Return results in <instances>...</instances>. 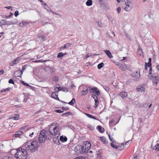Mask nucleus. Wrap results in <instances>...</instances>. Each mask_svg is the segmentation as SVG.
<instances>
[{"label": "nucleus", "mask_w": 159, "mask_h": 159, "mask_svg": "<svg viewBox=\"0 0 159 159\" xmlns=\"http://www.w3.org/2000/svg\"><path fill=\"white\" fill-rule=\"evenodd\" d=\"M83 148H84V147H82V145H77L75 147L74 151L78 154H80L81 153H85V151H84Z\"/></svg>", "instance_id": "4"}, {"label": "nucleus", "mask_w": 159, "mask_h": 159, "mask_svg": "<svg viewBox=\"0 0 159 159\" xmlns=\"http://www.w3.org/2000/svg\"><path fill=\"white\" fill-rule=\"evenodd\" d=\"M137 89L138 91L144 92L145 89L141 85H139L137 87Z\"/></svg>", "instance_id": "16"}, {"label": "nucleus", "mask_w": 159, "mask_h": 159, "mask_svg": "<svg viewBox=\"0 0 159 159\" xmlns=\"http://www.w3.org/2000/svg\"><path fill=\"white\" fill-rule=\"evenodd\" d=\"M57 125H58L57 123H53L48 126L47 131L44 130H41L39 135V142L43 143L46 140H50L53 136H56L57 135L58 136L60 135V133L58 130L59 128Z\"/></svg>", "instance_id": "1"}, {"label": "nucleus", "mask_w": 159, "mask_h": 159, "mask_svg": "<svg viewBox=\"0 0 159 159\" xmlns=\"http://www.w3.org/2000/svg\"><path fill=\"white\" fill-rule=\"evenodd\" d=\"M57 57V58H61L62 57H63L62 52H61L58 53Z\"/></svg>", "instance_id": "34"}, {"label": "nucleus", "mask_w": 159, "mask_h": 159, "mask_svg": "<svg viewBox=\"0 0 159 159\" xmlns=\"http://www.w3.org/2000/svg\"><path fill=\"white\" fill-rule=\"evenodd\" d=\"M23 71L22 70H18L16 71L14 73V74L16 76L21 78L22 75L23 74Z\"/></svg>", "instance_id": "9"}, {"label": "nucleus", "mask_w": 159, "mask_h": 159, "mask_svg": "<svg viewBox=\"0 0 159 159\" xmlns=\"http://www.w3.org/2000/svg\"><path fill=\"white\" fill-rule=\"evenodd\" d=\"M83 145L84 146H85V152H87L90 149L91 147V144L88 141H85L84 142Z\"/></svg>", "instance_id": "5"}, {"label": "nucleus", "mask_w": 159, "mask_h": 159, "mask_svg": "<svg viewBox=\"0 0 159 159\" xmlns=\"http://www.w3.org/2000/svg\"><path fill=\"white\" fill-rule=\"evenodd\" d=\"M20 82L22 84H23L24 85H25V84L26 83H25V82L22 80H20Z\"/></svg>", "instance_id": "61"}, {"label": "nucleus", "mask_w": 159, "mask_h": 159, "mask_svg": "<svg viewBox=\"0 0 159 159\" xmlns=\"http://www.w3.org/2000/svg\"><path fill=\"white\" fill-rule=\"evenodd\" d=\"M156 75H158L157 73H153V74H152L151 75H148V76L150 79L152 80L155 78V76Z\"/></svg>", "instance_id": "21"}, {"label": "nucleus", "mask_w": 159, "mask_h": 159, "mask_svg": "<svg viewBox=\"0 0 159 159\" xmlns=\"http://www.w3.org/2000/svg\"><path fill=\"white\" fill-rule=\"evenodd\" d=\"M151 61H152V59L151 58H149L148 59V62L147 64H148V67H150L152 66V64H151Z\"/></svg>", "instance_id": "32"}, {"label": "nucleus", "mask_w": 159, "mask_h": 159, "mask_svg": "<svg viewBox=\"0 0 159 159\" xmlns=\"http://www.w3.org/2000/svg\"><path fill=\"white\" fill-rule=\"evenodd\" d=\"M148 64L146 62H145L144 67V69L145 70H148L147 66H148Z\"/></svg>", "instance_id": "50"}, {"label": "nucleus", "mask_w": 159, "mask_h": 159, "mask_svg": "<svg viewBox=\"0 0 159 159\" xmlns=\"http://www.w3.org/2000/svg\"><path fill=\"white\" fill-rule=\"evenodd\" d=\"M98 89L97 87H94L93 88H92L90 90V93H94L96 92V91Z\"/></svg>", "instance_id": "25"}, {"label": "nucleus", "mask_w": 159, "mask_h": 159, "mask_svg": "<svg viewBox=\"0 0 159 159\" xmlns=\"http://www.w3.org/2000/svg\"><path fill=\"white\" fill-rule=\"evenodd\" d=\"M18 117H19V116H18L17 117H16V116L13 117V118L14 120H17L18 119Z\"/></svg>", "instance_id": "64"}, {"label": "nucleus", "mask_w": 159, "mask_h": 159, "mask_svg": "<svg viewBox=\"0 0 159 159\" xmlns=\"http://www.w3.org/2000/svg\"><path fill=\"white\" fill-rule=\"evenodd\" d=\"M129 4L126 3L125 4V6H124V9L127 11H129L131 9V7L129 5Z\"/></svg>", "instance_id": "15"}, {"label": "nucleus", "mask_w": 159, "mask_h": 159, "mask_svg": "<svg viewBox=\"0 0 159 159\" xmlns=\"http://www.w3.org/2000/svg\"><path fill=\"white\" fill-rule=\"evenodd\" d=\"M74 159H88L87 158L84 157H78Z\"/></svg>", "instance_id": "39"}, {"label": "nucleus", "mask_w": 159, "mask_h": 159, "mask_svg": "<svg viewBox=\"0 0 159 159\" xmlns=\"http://www.w3.org/2000/svg\"><path fill=\"white\" fill-rule=\"evenodd\" d=\"M26 65H24V66L22 67V70H25V69H26Z\"/></svg>", "instance_id": "60"}, {"label": "nucleus", "mask_w": 159, "mask_h": 159, "mask_svg": "<svg viewBox=\"0 0 159 159\" xmlns=\"http://www.w3.org/2000/svg\"><path fill=\"white\" fill-rule=\"evenodd\" d=\"M98 138L105 145H106L108 143V142L106 140L105 137L104 136L99 137Z\"/></svg>", "instance_id": "10"}, {"label": "nucleus", "mask_w": 159, "mask_h": 159, "mask_svg": "<svg viewBox=\"0 0 159 159\" xmlns=\"http://www.w3.org/2000/svg\"><path fill=\"white\" fill-rule=\"evenodd\" d=\"M121 8L120 7H118L117 9V11L118 13L119 14L120 12Z\"/></svg>", "instance_id": "42"}, {"label": "nucleus", "mask_w": 159, "mask_h": 159, "mask_svg": "<svg viewBox=\"0 0 159 159\" xmlns=\"http://www.w3.org/2000/svg\"><path fill=\"white\" fill-rule=\"evenodd\" d=\"M92 0H88L86 3V4L87 6H90L92 5Z\"/></svg>", "instance_id": "26"}, {"label": "nucleus", "mask_w": 159, "mask_h": 159, "mask_svg": "<svg viewBox=\"0 0 159 159\" xmlns=\"http://www.w3.org/2000/svg\"><path fill=\"white\" fill-rule=\"evenodd\" d=\"M34 128H30L27 129L26 130V134L29 135V136L32 137L34 133Z\"/></svg>", "instance_id": "6"}, {"label": "nucleus", "mask_w": 159, "mask_h": 159, "mask_svg": "<svg viewBox=\"0 0 159 159\" xmlns=\"http://www.w3.org/2000/svg\"><path fill=\"white\" fill-rule=\"evenodd\" d=\"M98 130L100 131L101 133H103L104 131V129L102 128L101 126L98 125Z\"/></svg>", "instance_id": "23"}, {"label": "nucleus", "mask_w": 159, "mask_h": 159, "mask_svg": "<svg viewBox=\"0 0 159 159\" xmlns=\"http://www.w3.org/2000/svg\"><path fill=\"white\" fill-rule=\"evenodd\" d=\"M52 80L53 81L57 82L58 80V78L57 77H54L53 78Z\"/></svg>", "instance_id": "43"}, {"label": "nucleus", "mask_w": 159, "mask_h": 159, "mask_svg": "<svg viewBox=\"0 0 159 159\" xmlns=\"http://www.w3.org/2000/svg\"><path fill=\"white\" fill-rule=\"evenodd\" d=\"M152 80L153 83L157 85L159 81L158 75H156V76H155V78H153Z\"/></svg>", "instance_id": "14"}, {"label": "nucleus", "mask_w": 159, "mask_h": 159, "mask_svg": "<svg viewBox=\"0 0 159 159\" xmlns=\"http://www.w3.org/2000/svg\"><path fill=\"white\" fill-rule=\"evenodd\" d=\"M54 136V137L53 138V141L55 143L57 144L58 143H59V140L58 139V138L59 135L58 136L57 135H56V136Z\"/></svg>", "instance_id": "20"}, {"label": "nucleus", "mask_w": 159, "mask_h": 159, "mask_svg": "<svg viewBox=\"0 0 159 159\" xmlns=\"http://www.w3.org/2000/svg\"><path fill=\"white\" fill-rule=\"evenodd\" d=\"M155 150L157 151L159 150V143H157L155 146Z\"/></svg>", "instance_id": "36"}, {"label": "nucleus", "mask_w": 159, "mask_h": 159, "mask_svg": "<svg viewBox=\"0 0 159 159\" xmlns=\"http://www.w3.org/2000/svg\"><path fill=\"white\" fill-rule=\"evenodd\" d=\"M19 25L21 27H22L24 26L23 24V23L22 22L21 23H19Z\"/></svg>", "instance_id": "58"}, {"label": "nucleus", "mask_w": 159, "mask_h": 159, "mask_svg": "<svg viewBox=\"0 0 159 159\" xmlns=\"http://www.w3.org/2000/svg\"><path fill=\"white\" fill-rule=\"evenodd\" d=\"M142 121V119L141 118H139L138 119V121L139 123H141Z\"/></svg>", "instance_id": "52"}, {"label": "nucleus", "mask_w": 159, "mask_h": 159, "mask_svg": "<svg viewBox=\"0 0 159 159\" xmlns=\"http://www.w3.org/2000/svg\"><path fill=\"white\" fill-rule=\"evenodd\" d=\"M46 61H44L42 60H36L34 61L35 62H45Z\"/></svg>", "instance_id": "46"}, {"label": "nucleus", "mask_w": 159, "mask_h": 159, "mask_svg": "<svg viewBox=\"0 0 159 159\" xmlns=\"http://www.w3.org/2000/svg\"><path fill=\"white\" fill-rule=\"evenodd\" d=\"M150 68L149 69V75H151L152 73V67H150Z\"/></svg>", "instance_id": "47"}, {"label": "nucleus", "mask_w": 159, "mask_h": 159, "mask_svg": "<svg viewBox=\"0 0 159 159\" xmlns=\"http://www.w3.org/2000/svg\"><path fill=\"white\" fill-rule=\"evenodd\" d=\"M122 1L125 4H126V3L130 4L131 3V2L128 0H122Z\"/></svg>", "instance_id": "29"}, {"label": "nucleus", "mask_w": 159, "mask_h": 159, "mask_svg": "<svg viewBox=\"0 0 159 159\" xmlns=\"http://www.w3.org/2000/svg\"><path fill=\"white\" fill-rule=\"evenodd\" d=\"M40 2L42 4L43 6H44V4H46L42 0H41Z\"/></svg>", "instance_id": "57"}, {"label": "nucleus", "mask_w": 159, "mask_h": 159, "mask_svg": "<svg viewBox=\"0 0 159 159\" xmlns=\"http://www.w3.org/2000/svg\"><path fill=\"white\" fill-rule=\"evenodd\" d=\"M104 65V63L103 62H101L97 66L98 68V69H100Z\"/></svg>", "instance_id": "30"}, {"label": "nucleus", "mask_w": 159, "mask_h": 159, "mask_svg": "<svg viewBox=\"0 0 159 159\" xmlns=\"http://www.w3.org/2000/svg\"><path fill=\"white\" fill-rule=\"evenodd\" d=\"M43 7L47 11L51 13H53V11L47 4H44Z\"/></svg>", "instance_id": "12"}, {"label": "nucleus", "mask_w": 159, "mask_h": 159, "mask_svg": "<svg viewBox=\"0 0 159 159\" xmlns=\"http://www.w3.org/2000/svg\"><path fill=\"white\" fill-rule=\"evenodd\" d=\"M104 52L110 58H111L113 57V56L109 50H104Z\"/></svg>", "instance_id": "18"}, {"label": "nucleus", "mask_w": 159, "mask_h": 159, "mask_svg": "<svg viewBox=\"0 0 159 159\" xmlns=\"http://www.w3.org/2000/svg\"><path fill=\"white\" fill-rule=\"evenodd\" d=\"M72 114V113L70 112H67L66 113H65L62 114L61 116H68L71 115Z\"/></svg>", "instance_id": "28"}, {"label": "nucleus", "mask_w": 159, "mask_h": 159, "mask_svg": "<svg viewBox=\"0 0 159 159\" xmlns=\"http://www.w3.org/2000/svg\"><path fill=\"white\" fill-rule=\"evenodd\" d=\"M84 114H85L88 117L90 118H93V119L96 120V119L95 118V117L94 116H92V115H91L90 114H88V113H85Z\"/></svg>", "instance_id": "27"}, {"label": "nucleus", "mask_w": 159, "mask_h": 159, "mask_svg": "<svg viewBox=\"0 0 159 159\" xmlns=\"http://www.w3.org/2000/svg\"><path fill=\"white\" fill-rule=\"evenodd\" d=\"M22 22L23 23V24L24 26L28 24V22H27L23 21Z\"/></svg>", "instance_id": "54"}, {"label": "nucleus", "mask_w": 159, "mask_h": 159, "mask_svg": "<svg viewBox=\"0 0 159 159\" xmlns=\"http://www.w3.org/2000/svg\"><path fill=\"white\" fill-rule=\"evenodd\" d=\"M120 95L122 98H123L126 97L127 96V94L125 92H122L120 93Z\"/></svg>", "instance_id": "24"}, {"label": "nucleus", "mask_w": 159, "mask_h": 159, "mask_svg": "<svg viewBox=\"0 0 159 159\" xmlns=\"http://www.w3.org/2000/svg\"><path fill=\"white\" fill-rule=\"evenodd\" d=\"M85 94H85V93H84V92H83V91L81 92V96H83L84 95H85Z\"/></svg>", "instance_id": "56"}, {"label": "nucleus", "mask_w": 159, "mask_h": 159, "mask_svg": "<svg viewBox=\"0 0 159 159\" xmlns=\"http://www.w3.org/2000/svg\"><path fill=\"white\" fill-rule=\"evenodd\" d=\"M51 97L52 98H54L55 99L57 100L60 101H61V102L66 103L60 100L59 99L58 97V94H57V93L56 92H54L52 93L51 94Z\"/></svg>", "instance_id": "7"}, {"label": "nucleus", "mask_w": 159, "mask_h": 159, "mask_svg": "<svg viewBox=\"0 0 159 159\" xmlns=\"http://www.w3.org/2000/svg\"><path fill=\"white\" fill-rule=\"evenodd\" d=\"M95 93H96L97 96H99L100 94V92L98 89Z\"/></svg>", "instance_id": "49"}, {"label": "nucleus", "mask_w": 159, "mask_h": 159, "mask_svg": "<svg viewBox=\"0 0 159 159\" xmlns=\"http://www.w3.org/2000/svg\"><path fill=\"white\" fill-rule=\"evenodd\" d=\"M6 89H3L2 90L0 91V92L1 93H5L6 92Z\"/></svg>", "instance_id": "63"}, {"label": "nucleus", "mask_w": 159, "mask_h": 159, "mask_svg": "<svg viewBox=\"0 0 159 159\" xmlns=\"http://www.w3.org/2000/svg\"><path fill=\"white\" fill-rule=\"evenodd\" d=\"M88 91H89L88 89H86L85 90H83V92H84V93H85V94H86L88 93Z\"/></svg>", "instance_id": "55"}, {"label": "nucleus", "mask_w": 159, "mask_h": 159, "mask_svg": "<svg viewBox=\"0 0 159 159\" xmlns=\"http://www.w3.org/2000/svg\"><path fill=\"white\" fill-rule=\"evenodd\" d=\"M17 152L15 155V157L17 159H26L28 154L26 150L19 148L16 149Z\"/></svg>", "instance_id": "3"}, {"label": "nucleus", "mask_w": 159, "mask_h": 159, "mask_svg": "<svg viewBox=\"0 0 159 159\" xmlns=\"http://www.w3.org/2000/svg\"><path fill=\"white\" fill-rule=\"evenodd\" d=\"M19 14V12L18 11H15L14 13V15L16 17H17Z\"/></svg>", "instance_id": "48"}, {"label": "nucleus", "mask_w": 159, "mask_h": 159, "mask_svg": "<svg viewBox=\"0 0 159 159\" xmlns=\"http://www.w3.org/2000/svg\"><path fill=\"white\" fill-rule=\"evenodd\" d=\"M38 142L37 141H33L31 143L30 142H26L22 147L30 152H34L37 150L38 147Z\"/></svg>", "instance_id": "2"}, {"label": "nucleus", "mask_w": 159, "mask_h": 159, "mask_svg": "<svg viewBox=\"0 0 159 159\" xmlns=\"http://www.w3.org/2000/svg\"><path fill=\"white\" fill-rule=\"evenodd\" d=\"M92 56L91 54L88 53L84 57V58L85 59L87 58H88L90 56Z\"/></svg>", "instance_id": "41"}, {"label": "nucleus", "mask_w": 159, "mask_h": 159, "mask_svg": "<svg viewBox=\"0 0 159 159\" xmlns=\"http://www.w3.org/2000/svg\"><path fill=\"white\" fill-rule=\"evenodd\" d=\"M12 15H13V14L11 12H10L9 15L5 16V17L6 18H10Z\"/></svg>", "instance_id": "44"}, {"label": "nucleus", "mask_w": 159, "mask_h": 159, "mask_svg": "<svg viewBox=\"0 0 159 159\" xmlns=\"http://www.w3.org/2000/svg\"><path fill=\"white\" fill-rule=\"evenodd\" d=\"M108 137L111 141L112 143L115 142L116 141L114 140V139L113 138L111 137V136L110 134L108 135Z\"/></svg>", "instance_id": "37"}, {"label": "nucleus", "mask_w": 159, "mask_h": 159, "mask_svg": "<svg viewBox=\"0 0 159 159\" xmlns=\"http://www.w3.org/2000/svg\"><path fill=\"white\" fill-rule=\"evenodd\" d=\"M62 108L63 109V111H67L69 109V108L68 107H62Z\"/></svg>", "instance_id": "45"}, {"label": "nucleus", "mask_w": 159, "mask_h": 159, "mask_svg": "<svg viewBox=\"0 0 159 159\" xmlns=\"http://www.w3.org/2000/svg\"><path fill=\"white\" fill-rule=\"evenodd\" d=\"M4 72V70L2 69L0 70V75H2Z\"/></svg>", "instance_id": "59"}, {"label": "nucleus", "mask_w": 159, "mask_h": 159, "mask_svg": "<svg viewBox=\"0 0 159 159\" xmlns=\"http://www.w3.org/2000/svg\"><path fill=\"white\" fill-rule=\"evenodd\" d=\"M75 102V98H73L72 100L68 103V104L70 105H72L74 104Z\"/></svg>", "instance_id": "31"}, {"label": "nucleus", "mask_w": 159, "mask_h": 159, "mask_svg": "<svg viewBox=\"0 0 159 159\" xmlns=\"http://www.w3.org/2000/svg\"><path fill=\"white\" fill-rule=\"evenodd\" d=\"M14 23L12 21H7V22L5 23V25H10L11 24H14Z\"/></svg>", "instance_id": "35"}, {"label": "nucleus", "mask_w": 159, "mask_h": 159, "mask_svg": "<svg viewBox=\"0 0 159 159\" xmlns=\"http://www.w3.org/2000/svg\"><path fill=\"white\" fill-rule=\"evenodd\" d=\"M19 61V59L18 58H17L15 59L13 61V64H16Z\"/></svg>", "instance_id": "33"}, {"label": "nucleus", "mask_w": 159, "mask_h": 159, "mask_svg": "<svg viewBox=\"0 0 159 159\" xmlns=\"http://www.w3.org/2000/svg\"><path fill=\"white\" fill-rule=\"evenodd\" d=\"M67 140V138L66 137L63 136H60V140L62 142H66Z\"/></svg>", "instance_id": "22"}, {"label": "nucleus", "mask_w": 159, "mask_h": 159, "mask_svg": "<svg viewBox=\"0 0 159 159\" xmlns=\"http://www.w3.org/2000/svg\"><path fill=\"white\" fill-rule=\"evenodd\" d=\"M57 89H58V91H60L61 90V87H57V88H55L54 90L56 91Z\"/></svg>", "instance_id": "53"}, {"label": "nucleus", "mask_w": 159, "mask_h": 159, "mask_svg": "<svg viewBox=\"0 0 159 159\" xmlns=\"http://www.w3.org/2000/svg\"><path fill=\"white\" fill-rule=\"evenodd\" d=\"M71 45V44L70 43H66L65 45L63 47H61L59 48V50L60 51H61L63 50L66 49V48L70 47Z\"/></svg>", "instance_id": "13"}, {"label": "nucleus", "mask_w": 159, "mask_h": 159, "mask_svg": "<svg viewBox=\"0 0 159 159\" xmlns=\"http://www.w3.org/2000/svg\"><path fill=\"white\" fill-rule=\"evenodd\" d=\"M91 97L94 99L95 102L96 103V104L98 103V98L95 94H92Z\"/></svg>", "instance_id": "19"}, {"label": "nucleus", "mask_w": 159, "mask_h": 159, "mask_svg": "<svg viewBox=\"0 0 159 159\" xmlns=\"http://www.w3.org/2000/svg\"><path fill=\"white\" fill-rule=\"evenodd\" d=\"M124 143H122L121 146H117L113 144L112 143H111V146L113 148L116 149H119V150H122V146H123V147L124 146Z\"/></svg>", "instance_id": "8"}, {"label": "nucleus", "mask_w": 159, "mask_h": 159, "mask_svg": "<svg viewBox=\"0 0 159 159\" xmlns=\"http://www.w3.org/2000/svg\"><path fill=\"white\" fill-rule=\"evenodd\" d=\"M104 88L107 91H109V88L108 87H107L105 86Z\"/></svg>", "instance_id": "62"}, {"label": "nucleus", "mask_w": 159, "mask_h": 159, "mask_svg": "<svg viewBox=\"0 0 159 159\" xmlns=\"http://www.w3.org/2000/svg\"><path fill=\"white\" fill-rule=\"evenodd\" d=\"M132 76L135 78L137 79L140 77V75L139 72L136 71V73L132 74Z\"/></svg>", "instance_id": "17"}, {"label": "nucleus", "mask_w": 159, "mask_h": 159, "mask_svg": "<svg viewBox=\"0 0 159 159\" xmlns=\"http://www.w3.org/2000/svg\"><path fill=\"white\" fill-rule=\"evenodd\" d=\"M55 112H57V113H60L63 112V111H61L59 110H57L55 111Z\"/></svg>", "instance_id": "51"}, {"label": "nucleus", "mask_w": 159, "mask_h": 159, "mask_svg": "<svg viewBox=\"0 0 159 159\" xmlns=\"http://www.w3.org/2000/svg\"><path fill=\"white\" fill-rule=\"evenodd\" d=\"M39 38H42L43 40H44L46 39V37L44 36L43 35H42V34H40L39 35Z\"/></svg>", "instance_id": "38"}, {"label": "nucleus", "mask_w": 159, "mask_h": 159, "mask_svg": "<svg viewBox=\"0 0 159 159\" xmlns=\"http://www.w3.org/2000/svg\"><path fill=\"white\" fill-rule=\"evenodd\" d=\"M23 134V132L21 131H18L16 132L15 134L13 135V137L15 138L19 137L20 135Z\"/></svg>", "instance_id": "11"}, {"label": "nucleus", "mask_w": 159, "mask_h": 159, "mask_svg": "<svg viewBox=\"0 0 159 159\" xmlns=\"http://www.w3.org/2000/svg\"><path fill=\"white\" fill-rule=\"evenodd\" d=\"M8 82L10 84H15L14 82L12 79H10L9 80Z\"/></svg>", "instance_id": "40"}]
</instances>
